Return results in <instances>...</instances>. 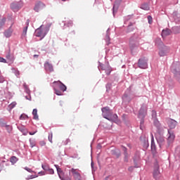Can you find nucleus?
Returning a JSON list of instances; mask_svg holds the SVG:
<instances>
[{
	"mask_svg": "<svg viewBox=\"0 0 180 180\" xmlns=\"http://www.w3.org/2000/svg\"><path fill=\"white\" fill-rule=\"evenodd\" d=\"M102 116L104 119L109 120L110 122H117V114H114L113 111L110 110V108L108 106L103 107L101 108Z\"/></svg>",
	"mask_w": 180,
	"mask_h": 180,
	"instance_id": "f257e3e1",
	"label": "nucleus"
},
{
	"mask_svg": "<svg viewBox=\"0 0 180 180\" xmlns=\"http://www.w3.org/2000/svg\"><path fill=\"white\" fill-rule=\"evenodd\" d=\"M170 70L174 75V79L180 84V63L174 62L170 67Z\"/></svg>",
	"mask_w": 180,
	"mask_h": 180,
	"instance_id": "f03ea898",
	"label": "nucleus"
},
{
	"mask_svg": "<svg viewBox=\"0 0 180 180\" xmlns=\"http://www.w3.org/2000/svg\"><path fill=\"white\" fill-rule=\"evenodd\" d=\"M49 30L50 27L46 26L43 27V25H41L35 30V36L36 37H41V40H42V39H44V37H46Z\"/></svg>",
	"mask_w": 180,
	"mask_h": 180,
	"instance_id": "7ed1b4c3",
	"label": "nucleus"
},
{
	"mask_svg": "<svg viewBox=\"0 0 180 180\" xmlns=\"http://www.w3.org/2000/svg\"><path fill=\"white\" fill-rule=\"evenodd\" d=\"M157 43H160V46H159V53L158 55L160 57H165L168 53H169V48L162 44L161 41V39H157L155 41V44Z\"/></svg>",
	"mask_w": 180,
	"mask_h": 180,
	"instance_id": "20e7f679",
	"label": "nucleus"
},
{
	"mask_svg": "<svg viewBox=\"0 0 180 180\" xmlns=\"http://www.w3.org/2000/svg\"><path fill=\"white\" fill-rule=\"evenodd\" d=\"M155 139L160 148H167V146H165L166 142L165 138L164 137V134H157L155 136Z\"/></svg>",
	"mask_w": 180,
	"mask_h": 180,
	"instance_id": "39448f33",
	"label": "nucleus"
},
{
	"mask_svg": "<svg viewBox=\"0 0 180 180\" xmlns=\"http://www.w3.org/2000/svg\"><path fill=\"white\" fill-rule=\"evenodd\" d=\"M10 8L13 12H19L23 8V2L22 0L20 1H14L11 4Z\"/></svg>",
	"mask_w": 180,
	"mask_h": 180,
	"instance_id": "423d86ee",
	"label": "nucleus"
},
{
	"mask_svg": "<svg viewBox=\"0 0 180 180\" xmlns=\"http://www.w3.org/2000/svg\"><path fill=\"white\" fill-rule=\"evenodd\" d=\"M138 67L141 70H147L148 68V59L146 57L139 58L138 60Z\"/></svg>",
	"mask_w": 180,
	"mask_h": 180,
	"instance_id": "0eeeda50",
	"label": "nucleus"
},
{
	"mask_svg": "<svg viewBox=\"0 0 180 180\" xmlns=\"http://www.w3.org/2000/svg\"><path fill=\"white\" fill-rule=\"evenodd\" d=\"M147 105H146L145 103H143L141 105V108L139 109V117H146L147 116V110H148Z\"/></svg>",
	"mask_w": 180,
	"mask_h": 180,
	"instance_id": "6e6552de",
	"label": "nucleus"
},
{
	"mask_svg": "<svg viewBox=\"0 0 180 180\" xmlns=\"http://www.w3.org/2000/svg\"><path fill=\"white\" fill-rule=\"evenodd\" d=\"M153 124L157 129V134H164V127L161 125V123L158 120H155L153 121Z\"/></svg>",
	"mask_w": 180,
	"mask_h": 180,
	"instance_id": "1a4fd4ad",
	"label": "nucleus"
},
{
	"mask_svg": "<svg viewBox=\"0 0 180 180\" xmlns=\"http://www.w3.org/2000/svg\"><path fill=\"white\" fill-rule=\"evenodd\" d=\"M99 67L103 71H105L106 75H110V72H112V68L109 64L103 65L99 63Z\"/></svg>",
	"mask_w": 180,
	"mask_h": 180,
	"instance_id": "9d476101",
	"label": "nucleus"
},
{
	"mask_svg": "<svg viewBox=\"0 0 180 180\" xmlns=\"http://www.w3.org/2000/svg\"><path fill=\"white\" fill-rule=\"evenodd\" d=\"M53 84H55L54 88H57L61 92H65L67 91V86L63 82L58 81L53 82Z\"/></svg>",
	"mask_w": 180,
	"mask_h": 180,
	"instance_id": "9b49d317",
	"label": "nucleus"
},
{
	"mask_svg": "<svg viewBox=\"0 0 180 180\" xmlns=\"http://www.w3.org/2000/svg\"><path fill=\"white\" fill-rule=\"evenodd\" d=\"M160 174L161 173L160 172V166L158 165V164H155L153 170V178L156 180L160 179Z\"/></svg>",
	"mask_w": 180,
	"mask_h": 180,
	"instance_id": "f8f14e48",
	"label": "nucleus"
},
{
	"mask_svg": "<svg viewBox=\"0 0 180 180\" xmlns=\"http://www.w3.org/2000/svg\"><path fill=\"white\" fill-rule=\"evenodd\" d=\"M44 8H46V4H44V3H42L41 1H39L35 4L34 7V11L35 12H40V11H41V9Z\"/></svg>",
	"mask_w": 180,
	"mask_h": 180,
	"instance_id": "ddd939ff",
	"label": "nucleus"
},
{
	"mask_svg": "<svg viewBox=\"0 0 180 180\" xmlns=\"http://www.w3.org/2000/svg\"><path fill=\"white\" fill-rule=\"evenodd\" d=\"M44 67L45 71L46 72H53V71H54V68L53 67V64L49 62H45Z\"/></svg>",
	"mask_w": 180,
	"mask_h": 180,
	"instance_id": "4468645a",
	"label": "nucleus"
},
{
	"mask_svg": "<svg viewBox=\"0 0 180 180\" xmlns=\"http://www.w3.org/2000/svg\"><path fill=\"white\" fill-rule=\"evenodd\" d=\"M138 47H139V44H136V42H134V39L133 37H131L130 42H129V48H130L131 53H133V51L135 49H137Z\"/></svg>",
	"mask_w": 180,
	"mask_h": 180,
	"instance_id": "2eb2a0df",
	"label": "nucleus"
},
{
	"mask_svg": "<svg viewBox=\"0 0 180 180\" xmlns=\"http://www.w3.org/2000/svg\"><path fill=\"white\" fill-rule=\"evenodd\" d=\"M175 140V134H174V132L168 129V134H167V141L168 143H172Z\"/></svg>",
	"mask_w": 180,
	"mask_h": 180,
	"instance_id": "dca6fc26",
	"label": "nucleus"
},
{
	"mask_svg": "<svg viewBox=\"0 0 180 180\" xmlns=\"http://www.w3.org/2000/svg\"><path fill=\"white\" fill-rule=\"evenodd\" d=\"M12 26H13V24H12L8 30H5L4 32V35L6 37V39H9V37H11V36H12V34L13 33Z\"/></svg>",
	"mask_w": 180,
	"mask_h": 180,
	"instance_id": "f3484780",
	"label": "nucleus"
},
{
	"mask_svg": "<svg viewBox=\"0 0 180 180\" xmlns=\"http://www.w3.org/2000/svg\"><path fill=\"white\" fill-rule=\"evenodd\" d=\"M6 58L10 61L11 64H13L15 58L11 55V47L8 48V50L6 51Z\"/></svg>",
	"mask_w": 180,
	"mask_h": 180,
	"instance_id": "a211bd4d",
	"label": "nucleus"
},
{
	"mask_svg": "<svg viewBox=\"0 0 180 180\" xmlns=\"http://www.w3.org/2000/svg\"><path fill=\"white\" fill-rule=\"evenodd\" d=\"M152 153H157V146H155V142L154 141V136L151 134V146H150Z\"/></svg>",
	"mask_w": 180,
	"mask_h": 180,
	"instance_id": "6ab92c4d",
	"label": "nucleus"
},
{
	"mask_svg": "<svg viewBox=\"0 0 180 180\" xmlns=\"http://www.w3.org/2000/svg\"><path fill=\"white\" fill-rule=\"evenodd\" d=\"M176 124H178V122L176 120L173 119H169L168 120V126L170 129H175V127H176Z\"/></svg>",
	"mask_w": 180,
	"mask_h": 180,
	"instance_id": "aec40b11",
	"label": "nucleus"
},
{
	"mask_svg": "<svg viewBox=\"0 0 180 180\" xmlns=\"http://www.w3.org/2000/svg\"><path fill=\"white\" fill-rule=\"evenodd\" d=\"M71 172L76 180H81V174H79V173L77 172V169L72 168L71 169Z\"/></svg>",
	"mask_w": 180,
	"mask_h": 180,
	"instance_id": "412c9836",
	"label": "nucleus"
},
{
	"mask_svg": "<svg viewBox=\"0 0 180 180\" xmlns=\"http://www.w3.org/2000/svg\"><path fill=\"white\" fill-rule=\"evenodd\" d=\"M122 148H123V151H124V162H129V153H127V148H126L125 146H122Z\"/></svg>",
	"mask_w": 180,
	"mask_h": 180,
	"instance_id": "4be33fe9",
	"label": "nucleus"
},
{
	"mask_svg": "<svg viewBox=\"0 0 180 180\" xmlns=\"http://www.w3.org/2000/svg\"><path fill=\"white\" fill-rule=\"evenodd\" d=\"M107 46H109L110 44V28H108L106 31V35L105 39Z\"/></svg>",
	"mask_w": 180,
	"mask_h": 180,
	"instance_id": "5701e85b",
	"label": "nucleus"
},
{
	"mask_svg": "<svg viewBox=\"0 0 180 180\" xmlns=\"http://www.w3.org/2000/svg\"><path fill=\"white\" fill-rule=\"evenodd\" d=\"M122 100L123 102H127L128 103L131 102V98L130 96H129V94L127 93H124V95L122 96Z\"/></svg>",
	"mask_w": 180,
	"mask_h": 180,
	"instance_id": "b1692460",
	"label": "nucleus"
},
{
	"mask_svg": "<svg viewBox=\"0 0 180 180\" xmlns=\"http://www.w3.org/2000/svg\"><path fill=\"white\" fill-rule=\"evenodd\" d=\"M63 29H66L67 27H72V21L69 20V21H63Z\"/></svg>",
	"mask_w": 180,
	"mask_h": 180,
	"instance_id": "393cba45",
	"label": "nucleus"
},
{
	"mask_svg": "<svg viewBox=\"0 0 180 180\" xmlns=\"http://www.w3.org/2000/svg\"><path fill=\"white\" fill-rule=\"evenodd\" d=\"M117 9H119V4H117V1H115L112 7V14L114 17L115 15L117 13Z\"/></svg>",
	"mask_w": 180,
	"mask_h": 180,
	"instance_id": "a878e982",
	"label": "nucleus"
},
{
	"mask_svg": "<svg viewBox=\"0 0 180 180\" xmlns=\"http://www.w3.org/2000/svg\"><path fill=\"white\" fill-rule=\"evenodd\" d=\"M17 128L20 131H21V133H22V134H24V136H26V134H27V129H26L25 126H18L17 127Z\"/></svg>",
	"mask_w": 180,
	"mask_h": 180,
	"instance_id": "bb28decb",
	"label": "nucleus"
},
{
	"mask_svg": "<svg viewBox=\"0 0 180 180\" xmlns=\"http://www.w3.org/2000/svg\"><path fill=\"white\" fill-rule=\"evenodd\" d=\"M172 30L174 34H179L180 33V26L173 27Z\"/></svg>",
	"mask_w": 180,
	"mask_h": 180,
	"instance_id": "cd10ccee",
	"label": "nucleus"
},
{
	"mask_svg": "<svg viewBox=\"0 0 180 180\" xmlns=\"http://www.w3.org/2000/svg\"><path fill=\"white\" fill-rule=\"evenodd\" d=\"M32 115L34 120H39V115H37V110L35 108L32 110Z\"/></svg>",
	"mask_w": 180,
	"mask_h": 180,
	"instance_id": "c85d7f7f",
	"label": "nucleus"
},
{
	"mask_svg": "<svg viewBox=\"0 0 180 180\" xmlns=\"http://www.w3.org/2000/svg\"><path fill=\"white\" fill-rule=\"evenodd\" d=\"M141 9H143V11H150V6H148V4H143L141 5Z\"/></svg>",
	"mask_w": 180,
	"mask_h": 180,
	"instance_id": "c756f323",
	"label": "nucleus"
},
{
	"mask_svg": "<svg viewBox=\"0 0 180 180\" xmlns=\"http://www.w3.org/2000/svg\"><path fill=\"white\" fill-rule=\"evenodd\" d=\"M171 34V30L169 29L163 30L162 31V36H169Z\"/></svg>",
	"mask_w": 180,
	"mask_h": 180,
	"instance_id": "7c9ffc66",
	"label": "nucleus"
},
{
	"mask_svg": "<svg viewBox=\"0 0 180 180\" xmlns=\"http://www.w3.org/2000/svg\"><path fill=\"white\" fill-rule=\"evenodd\" d=\"M19 159L18 158H16V156H12L10 158V162H11L12 165H15V163L18 161Z\"/></svg>",
	"mask_w": 180,
	"mask_h": 180,
	"instance_id": "2f4dec72",
	"label": "nucleus"
},
{
	"mask_svg": "<svg viewBox=\"0 0 180 180\" xmlns=\"http://www.w3.org/2000/svg\"><path fill=\"white\" fill-rule=\"evenodd\" d=\"M16 105H17L16 101H13L11 104H9L8 106V111L11 112V110H12V109H13V108H15Z\"/></svg>",
	"mask_w": 180,
	"mask_h": 180,
	"instance_id": "473e14b6",
	"label": "nucleus"
},
{
	"mask_svg": "<svg viewBox=\"0 0 180 180\" xmlns=\"http://www.w3.org/2000/svg\"><path fill=\"white\" fill-rule=\"evenodd\" d=\"M23 86L25 89V92L26 94H27L28 95H30V89H29V86H27V84H26V83H24Z\"/></svg>",
	"mask_w": 180,
	"mask_h": 180,
	"instance_id": "72a5a7b5",
	"label": "nucleus"
},
{
	"mask_svg": "<svg viewBox=\"0 0 180 180\" xmlns=\"http://www.w3.org/2000/svg\"><path fill=\"white\" fill-rule=\"evenodd\" d=\"M53 89L55 91L56 95H57L58 96H61V95H63V91L58 90L57 87H53Z\"/></svg>",
	"mask_w": 180,
	"mask_h": 180,
	"instance_id": "f704fd0d",
	"label": "nucleus"
},
{
	"mask_svg": "<svg viewBox=\"0 0 180 180\" xmlns=\"http://www.w3.org/2000/svg\"><path fill=\"white\" fill-rule=\"evenodd\" d=\"M6 22V18H3L2 19H0V29H2V27H4Z\"/></svg>",
	"mask_w": 180,
	"mask_h": 180,
	"instance_id": "c9c22d12",
	"label": "nucleus"
},
{
	"mask_svg": "<svg viewBox=\"0 0 180 180\" xmlns=\"http://www.w3.org/2000/svg\"><path fill=\"white\" fill-rule=\"evenodd\" d=\"M31 148L36 147V141L34 139H30L29 140Z\"/></svg>",
	"mask_w": 180,
	"mask_h": 180,
	"instance_id": "e433bc0d",
	"label": "nucleus"
},
{
	"mask_svg": "<svg viewBox=\"0 0 180 180\" xmlns=\"http://www.w3.org/2000/svg\"><path fill=\"white\" fill-rule=\"evenodd\" d=\"M144 118L145 117H139V119H141V120H140V129H141V130H143V129H144Z\"/></svg>",
	"mask_w": 180,
	"mask_h": 180,
	"instance_id": "4c0bfd02",
	"label": "nucleus"
},
{
	"mask_svg": "<svg viewBox=\"0 0 180 180\" xmlns=\"http://www.w3.org/2000/svg\"><path fill=\"white\" fill-rule=\"evenodd\" d=\"M152 119L153 121L158 120V119H157V111L154 110H152Z\"/></svg>",
	"mask_w": 180,
	"mask_h": 180,
	"instance_id": "58836bf2",
	"label": "nucleus"
},
{
	"mask_svg": "<svg viewBox=\"0 0 180 180\" xmlns=\"http://www.w3.org/2000/svg\"><path fill=\"white\" fill-rule=\"evenodd\" d=\"M6 126V122L4 118H0V127H5Z\"/></svg>",
	"mask_w": 180,
	"mask_h": 180,
	"instance_id": "ea45409f",
	"label": "nucleus"
},
{
	"mask_svg": "<svg viewBox=\"0 0 180 180\" xmlns=\"http://www.w3.org/2000/svg\"><path fill=\"white\" fill-rule=\"evenodd\" d=\"M132 25L133 24L131 22H129V25H128L127 27V33H130V32H133V30H134V28L131 27Z\"/></svg>",
	"mask_w": 180,
	"mask_h": 180,
	"instance_id": "a19ab883",
	"label": "nucleus"
},
{
	"mask_svg": "<svg viewBox=\"0 0 180 180\" xmlns=\"http://www.w3.org/2000/svg\"><path fill=\"white\" fill-rule=\"evenodd\" d=\"M139 158H140V153L139 152H136L135 153V155H134V162L136 164V161L137 160H139Z\"/></svg>",
	"mask_w": 180,
	"mask_h": 180,
	"instance_id": "79ce46f5",
	"label": "nucleus"
},
{
	"mask_svg": "<svg viewBox=\"0 0 180 180\" xmlns=\"http://www.w3.org/2000/svg\"><path fill=\"white\" fill-rule=\"evenodd\" d=\"M41 167L44 169V171H46L47 172L50 168V166H49L48 165H42Z\"/></svg>",
	"mask_w": 180,
	"mask_h": 180,
	"instance_id": "37998d69",
	"label": "nucleus"
},
{
	"mask_svg": "<svg viewBox=\"0 0 180 180\" xmlns=\"http://www.w3.org/2000/svg\"><path fill=\"white\" fill-rule=\"evenodd\" d=\"M4 127H6L8 133H11V131H12V126L6 124V126H4Z\"/></svg>",
	"mask_w": 180,
	"mask_h": 180,
	"instance_id": "c03bdc74",
	"label": "nucleus"
},
{
	"mask_svg": "<svg viewBox=\"0 0 180 180\" xmlns=\"http://www.w3.org/2000/svg\"><path fill=\"white\" fill-rule=\"evenodd\" d=\"M11 70L13 71V72H14V74H15V75H16V77H18V75H20L19 70H16V69L15 68H12Z\"/></svg>",
	"mask_w": 180,
	"mask_h": 180,
	"instance_id": "a18cd8bd",
	"label": "nucleus"
},
{
	"mask_svg": "<svg viewBox=\"0 0 180 180\" xmlns=\"http://www.w3.org/2000/svg\"><path fill=\"white\" fill-rule=\"evenodd\" d=\"M26 34H27V26L24 27L22 36H23L25 37L26 36Z\"/></svg>",
	"mask_w": 180,
	"mask_h": 180,
	"instance_id": "49530a36",
	"label": "nucleus"
},
{
	"mask_svg": "<svg viewBox=\"0 0 180 180\" xmlns=\"http://www.w3.org/2000/svg\"><path fill=\"white\" fill-rule=\"evenodd\" d=\"M26 117H29L27 115H23L22 114L20 116V120H26Z\"/></svg>",
	"mask_w": 180,
	"mask_h": 180,
	"instance_id": "de8ad7c7",
	"label": "nucleus"
},
{
	"mask_svg": "<svg viewBox=\"0 0 180 180\" xmlns=\"http://www.w3.org/2000/svg\"><path fill=\"white\" fill-rule=\"evenodd\" d=\"M48 174H49L50 175H53L54 174V169H51L49 167V169H48Z\"/></svg>",
	"mask_w": 180,
	"mask_h": 180,
	"instance_id": "09e8293b",
	"label": "nucleus"
},
{
	"mask_svg": "<svg viewBox=\"0 0 180 180\" xmlns=\"http://www.w3.org/2000/svg\"><path fill=\"white\" fill-rule=\"evenodd\" d=\"M34 178H37V175H30V176H28L26 179L27 180H29V179H33Z\"/></svg>",
	"mask_w": 180,
	"mask_h": 180,
	"instance_id": "8fccbe9b",
	"label": "nucleus"
},
{
	"mask_svg": "<svg viewBox=\"0 0 180 180\" xmlns=\"http://www.w3.org/2000/svg\"><path fill=\"white\" fill-rule=\"evenodd\" d=\"M112 155H116V157H117V158L120 157V154L116 153V150H112Z\"/></svg>",
	"mask_w": 180,
	"mask_h": 180,
	"instance_id": "3c124183",
	"label": "nucleus"
},
{
	"mask_svg": "<svg viewBox=\"0 0 180 180\" xmlns=\"http://www.w3.org/2000/svg\"><path fill=\"white\" fill-rule=\"evenodd\" d=\"M148 23L150 25H151L153 23V17H151V15H148Z\"/></svg>",
	"mask_w": 180,
	"mask_h": 180,
	"instance_id": "603ef678",
	"label": "nucleus"
},
{
	"mask_svg": "<svg viewBox=\"0 0 180 180\" xmlns=\"http://www.w3.org/2000/svg\"><path fill=\"white\" fill-rule=\"evenodd\" d=\"M148 141H145L144 143H143V147L144 148H148Z\"/></svg>",
	"mask_w": 180,
	"mask_h": 180,
	"instance_id": "864d4df0",
	"label": "nucleus"
},
{
	"mask_svg": "<svg viewBox=\"0 0 180 180\" xmlns=\"http://www.w3.org/2000/svg\"><path fill=\"white\" fill-rule=\"evenodd\" d=\"M130 19H131V16H130V15L125 17L124 18V23H126V22H129L130 20Z\"/></svg>",
	"mask_w": 180,
	"mask_h": 180,
	"instance_id": "5fc2aeb1",
	"label": "nucleus"
},
{
	"mask_svg": "<svg viewBox=\"0 0 180 180\" xmlns=\"http://www.w3.org/2000/svg\"><path fill=\"white\" fill-rule=\"evenodd\" d=\"M0 63H4L5 64H6V63L8 62L6 61V59L0 56Z\"/></svg>",
	"mask_w": 180,
	"mask_h": 180,
	"instance_id": "6e6d98bb",
	"label": "nucleus"
},
{
	"mask_svg": "<svg viewBox=\"0 0 180 180\" xmlns=\"http://www.w3.org/2000/svg\"><path fill=\"white\" fill-rule=\"evenodd\" d=\"M70 141H71L70 140V139H67L65 141H63V145L67 146V144H68V143H70Z\"/></svg>",
	"mask_w": 180,
	"mask_h": 180,
	"instance_id": "4d7b16f0",
	"label": "nucleus"
},
{
	"mask_svg": "<svg viewBox=\"0 0 180 180\" xmlns=\"http://www.w3.org/2000/svg\"><path fill=\"white\" fill-rule=\"evenodd\" d=\"M25 171H27V172H30V173L33 172V170H32V169H30L27 167H25Z\"/></svg>",
	"mask_w": 180,
	"mask_h": 180,
	"instance_id": "13d9d810",
	"label": "nucleus"
},
{
	"mask_svg": "<svg viewBox=\"0 0 180 180\" xmlns=\"http://www.w3.org/2000/svg\"><path fill=\"white\" fill-rule=\"evenodd\" d=\"M5 82V78L4 76H0V84H2V82Z\"/></svg>",
	"mask_w": 180,
	"mask_h": 180,
	"instance_id": "bf43d9fd",
	"label": "nucleus"
},
{
	"mask_svg": "<svg viewBox=\"0 0 180 180\" xmlns=\"http://www.w3.org/2000/svg\"><path fill=\"white\" fill-rule=\"evenodd\" d=\"M49 141H50V143H53V135H49Z\"/></svg>",
	"mask_w": 180,
	"mask_h": 180,
	"instance_id": "052dcab7",
	"label": "nucleus"
},
{
	"mask_svg": "<svg viewBox=\"0 0 180 180\" xmlns=\"http://www.w3.org/2000/svg\"><path fill=\"white\" fill-rule=\"evenodd\" d=\"M39 144L41 147H44V146H46V142L44 141H41L39 142Z\"/></svg>",
	"mask_w": 180,
	"mask_h": 180,
	"instance_id": "680f3d73",
	"label": "nucleus"
},
{
	"mask_svg": "<svg viewBox=\"0 0 180 180\" xmlns=\"http://www.w3.org/2000/svg\"><path fill=\"white\" fill-rule=\"evenodd\" d=\"M36 133H37V131H34V132H29V134H30V136H34V134H36Z\"/></svg>",
	"mask_w": 180,
	"mask_h": 180,
	"instance_id": "e2e57ef3",
	"label": "nucleus"
},
{
	"mask_svg": "<svg viewBox=\"0 0 180 180\" xmlns=\"http://www.w3.org/2000/svg\"><path fill=\"white\" fill-rule=\"evenodd\" d=\"M106 89H110V84H107L105 86Z\"/></svg>",
	"mask_w": 180,
	"mask_h": 180,
	"instance_id": "0e129e2a",
	"label": "nucleus"
},
{
	"mask_svg": "<svg viewBox=\"0 0 180 180\" xmlns=\"http://www.w3.org/2000/svg\"><path fill=\"white\" fill-rule=\"evenodd\" d=\"M104 180H110V176H106Z\"/></svg>",
	"mask_w": 180,
	"mask_h": 180,
	"instance_id": "69168bd1",
	"label": "nucleus"
},
{
	"mask_svg": "<svg viewBox=\"0 0 180 180\" xmlns=\"http://www.w3.org/2000/svg\"><path fill=\"white\" fill-rule=\"evenodd\" d=\"M127 147H129V148H131V144L127 143Z\"/></svg>",
	"mask_w": 180,
	"mask_h": 180,
	"instance_id": "338daca9",
	"label": "nucleus"
},
{
	"mask_svg": "<svg viewBox=\"0 0 180 180\" xmlns=\"http://www.w3.org/2000/svg\"><path fill=\"white\" fill-rule=\"evenodd\" d=\"M129 171H133V167H130L129 168Z\"/></svg>",
	"mask_w": 180,
	"mask_h": 180,
	"instance_id": "774afa93",
	"label": "nucleus"
}]
</instances>
